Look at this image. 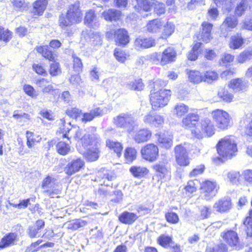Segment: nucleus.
I'll list each match as a JSON object with an SVG mask.
<instances>
[{"mask_svg":"<svg viewBox=\"0 0 252 252\" xmlns=\"http://www.w3.org/2000/svg\"><path fill=\"white\" fill-rule=\"evenodd\" d=\"M18 240V236L15 232H8L0 239V250L12 246L15 244Z\"/></svg>","mask_w":252,"mask_h":252,"instance_id":"412c9836","label":"nucleus"},{"mask_svg":"<svg viewBox=\"0 0 252 252\" xmlns=\"http://www.w3.org/2000/svg\"><path fill=\"white\" fill-rule=\"evenodd\" d=\"M116 125L121 128H126L132 125L134 121L130 114H121L115 119Z\"/></svg>","mask_w":252,"mask_h":252,"instance_id":"a878e982","label":"nucleus"},{"mask_svg":"<svg viewBox=\"0 0 252 252\" xmlns=\"http://www.w3.org/2000/svg\"><path fill=\"white\" fill-rule=\"evenodd\" d=\"M87 221L81 219H76L68 225V228L72 230H76L78 228L85 226Z\"/></svg>","mask_w":252,"mask_h":252,"instance_id":"338daca9","label":"nucleus"},{"mask_svg":"<svg viewBox=\"0 0 252 252\" xmlns=\"http://www.w3.org/2000/svg\"><path fill=\"white\" fill-rule=\"evenodd\" d=\"M51 80L47 78H39L35 80L37 86L41 89L43 93H50L55 91L53 86L50 84Z\"/></svg>","mask_w":252,"mask_h":252,"instance_id":"72a5a7b5","label":"nucleus"},{"mask_svg":"<svg viewBox=\"0 0 252 252\" xmlns=\"http://www.w3.org/2000/svg\"><path fill=\"white\" fill-rule=\"evenodd\" d=\"M60 122V126L58 130L57 131V134L62 135L63 138H65L68 141L70 142L71 137L69 136L68 134L71 129L70 127L71 123H67L64 118L61 119Z\"/></svg>","mask_w":252,"mask_h":252,"instance_id":"cd10ccee","label":"nucleus"},{"mask_svg":"<svg viewBox=\"0 0 252 252\" xmlns=\"http://www.w3.org/2000/svg\"><path fill=\"white\" fill-rule=\"evenodd\" d=\"M136 4L134 6L135 10L138 12L151 11L154 5L155 0H136Z\"/></svg>","mask_w":252,"mask_h":252,"instance_id":"bb28decb","label":"nucleus"},{"mask_svg":"<svg viewBox=\"0 0 252 252\" xmlns=\"http://www.w3.org/2000/svg\"><path fill=\"white\" fill-rule=\"evenodd\" d=\"M239 25V20L237 16L234 15H229L227 16L223 21L221 25L225 29L229 31L236 29Z\"/></svg>","mask_w":252,"mask_h":252,"instance_id":"f704fd0d","label":"nucleus"},{"mask_svg":"<svg viewBox=\"0 0 252 252\" xmlns=\"http://www.w3.org/2000/svg\"><path fill=\"white\" fill-rule=\"evenodd\" d=\"M177 53L176 49L171 46L164 49L161 54L155 52L151 57L152 61L161 66L175 62L176 61Z\"/></svg>","mask_w":252,"mask_h":252,"instance_id":"1a4fd4ad","label":"nucleus"},{"mask_svg":"<svg viewBox=\"0 0 252 252\" xmlns=\"http://www.w3.org/2000/svg\"><path fill=\"white\" fill-rule=\"evenodd\" d=\"M248 6V0H241L234 9V15L237 17H241L247 10Z\"/></svg>","mask_w":252,"mask_h":252,"instance_id":"864d4df0","label":"nucleus"},{"mask_svg":"<svg viewBox=\"0 0 252 252\" xmlns=\"http://www.w3.org/2000/svg\"><path fill=\"white\" fill-rule=\"evenodd\" d=\"M217 96L220 101L224 103H231L234 100V94L225 88L218 91Z\"/></svg>","mask_w":252,"mask_h":252,"instance_id":"79ce46f5","label":"nucleus"},{"mask_svg":"<svg viewBox=\"0 0 252 252\" xmlns=\"http://www.w3.org/2000/svg\"><path fill=\"white\" fill-rule=\"evenodd\" d=\"M106 147L114 154H115L118 158L122 156L124 150V146L122 143L117 141L108 139L105 142Z\"/></svg>","mask_w":252,"mask_h":252,"instance_id":"aec40b11","label":"nucleus"},{"mask_svg":"<svg viewBox=\"0 0 252 252\" xmlns=\"http://www.w3.org/2000/svg\"><path fill=\"white\" fill-rule=\"evenodd\" d=\"M162 26V22L159 18H155L148 21L146 25V30L149 33H155Z\"/></svg>","mask_w":252,"mask_h":252,"instance_id":"a19ab883","label":"nucleus"},{"mask_svg":"<svg viewBox=\"0 0 252 252\" xmlns=\"http://www.w3.org/2000/svg\"><path fill=\"white\" fill-rule=\"evenodd\" d=\"M100 176V181L102 185L106 186H109L111 188H113V186H114L112 182L114 181L117 177L114 170L103 169L101 172Z\"/></svg>","mask_w":252,"mask_h":252,"instance_id":"4be33fe9","label":"nucleus"},{"mask_svg":"<svg viewBox=\"0 0 252 252\" xmlns=\"http://www.w3.org/2000/svg\"><path fill=\"white\" fill-rule=\"evenodd\" d=\"M103 114V109L100 107H96L90 110L89 112L82 113L81 121L85 123L91 122L95 118L101 116Z\"/></svg>","mask_w":252,"mask_h":252,"instance_id":"473e14b6","label":"nucleus"},{"mask_svg":"<svg viewBox=\"0 0 252 252\" xmlns=\"http://www.w3.org/2000/svg\"><path fill=\"white\" fill-rule=\"evenodd\" d=\"M202 45V43L201 42L195 41L194 42L191 50L187 54V58L189 61H195L197 60Z\"/></svg>","mask_w":252,"mask_h":252,"instance_id":"ea45409f","label":"nucleus"},{"mask_svg":"<svg viewBox=\"0 0 252 252\" xmlns=\"http://www.w3.org/2000/svg\"><path fill=\"white\" fill-rule=\"evenodd\" d=\"M55 180L54 178L48 175L44 178L42 182L41 187L45 189L44 192L49 196L53 197V195L58 193V190L55 188V184L53 182Z\"/></svg>","mask_w":252,"mask_h":252,"instance_id":"6ab92c4d","label":"nucleus"},{"mask_svg":"<svg viewBox=\"0 0 252 252\" xmlns=\"http://www.w3.org/2000/svg\"><path fill=\"white\" fill-rule=\"evenodd\" d=\"M234 55L230 53H224L219 60L220 65L227 66L230 65L234 61Z\"/></svg>","mask_w":252,"mask_h":252,"instance_id":"680f3d73","label":"nucleus"},{"mask_svg":"<svg viewBox=\"0 0 252 252\" xmlns=\"http://www.w3.org/2000/svg\"><path fill=\"white\" fill-rule=\"evenodd\" d=\"M252 59V48L246 49L237 55L236 62L238 63L243 64Z\"/></svg>","mask_w":252,"mask_h":252,"instance_id":"49530a36","label":"nucleus"},{"mask_svg":"<svg viewBox=\"0 0 252 252\" xmlns=\"http://www.w3.org/2000/svg\"><path fill=\"white\" fill-rule=\"evenodd\" d=\"M188 78L190 82L198 84L203 81V76L201 72L198 70H190L188 73Z\"/></svg>","mask_w":252,"mask_h":252,"instance_id":"6e6d98bb","label":"nucleus"},{"mask_svg":"<svg viewBox=\"0 0 252 252\" xmlns=\"http://www.w3.org/2000/svg\"><path fill=\"white\" fill-rule=\"evenodd\" d=\"M158 143L164 149H169L173 145L172 138L169 136H166L161 134H157Z\"/></svg>","mask_w":252,"mask_h":252,"instance_id":"de8ad7c7","label":"nucleus"},{"mask_svg":"<svg viewBox=\"0 0 252 252\" xmlns=\"http://www.w3.org/2000/svg\"><path fill=\"white\" fill-rule=\"evenodd\" d=\"M197 182L198 180L197 179L189 180L184 188L183 195L189 198L192 197L197 190Z\"/></svg>","mask_w":252,"mask_h":252,"instance_id":"7c9ffc66","label":"nucleus"},{"mask_svg":"<svg viewBox=\"0 0 252 252\" xmlns=\"http://www.w3.org/2000/svg\"><path fill=\"white\" fill-rule=\"evenodd\" d=\"M26 144L29 149L33 148L42 140L40 134L32 131L27 130L26 132Z\"/></svg>","mask_w":252,"mask_h":252,"instance_id":"c756f323","label":"nucleus"},{"mask_svg":"<svg viewBox=\"0 0 252 252\" xmlns=\"http://www.w3.org/2000/svg\"><path fill=\"white\" fill-rule=\"evenodd\" d=\"M164 217L166 221L169 224H176L180 221L178 214L172 211H169L166 212Z\"/></svg>","mask_w":252,"mask_h":252,"instance_id":"13d9d810","label":"nucleus"},{"mask_svg":"<svg viewBox=\"0 0 252 252\" xmlns=\"http://www.w3.org/2000/svg\"><path fill=\"white\" fill-rule=\"evenodd\" d=\"M96 17V14L93 9L87 10L84 17L80 3L77 1L68 5L65 13H61L59 15L58 25L62 30L66 31L73 25L80 24L83 20L85 25H92Z\"/></svg>","mask_w":252,"mask_h":252,"instance_id":"f257e3e1","label":"nucleus"},{"mask_svg":"<svg viewBox=\"0 0 252 252\" xmlns=\"http://www.w3.org/2000/svg\"><path fill=\"white\" fill-rule=\"evenodd\" d=\"M113 54L117 61L121 63H125L129 56L124 50L118 48L114 49Z\"/></svg>","mask_w":252,"mask_h":252,"instance_id":"052dcab7","label":"nucleus"},{"mask_svg":"<svg viewBox=\"0 0 252 252\" xmlns=\"http://www.w3.org/2000/svg\"><path fill=\"white\" fill-rule=\"evenodd\" d=\"M144 122L146 124H153L155 126H159L163 124L164 119L162 116L148 114L144 117Z\"/></svg>","mask_w":252,"mask_h":252,"instance_id":"37998d69","label":"nucleus"},{"mask_svg":"<svg viewBox=\"0 0 252 252\" xmlns=\"http://www.w3.org/2000/svg\"><path fill=\"white\" fill-rule=\"evenodd\" d=\"M183 126L189 129L191 134L197 138L204 136L211 137L214 133V126L210 119L205 118L200 122V116L196 113L187 115L182 120Z\"/></svg>","mask_w":252,"mask_h":252,"instance_id":"20e7f679","label":"nucleus"},{"mask_svg":"<svg viewBox=\"0 0 252 252\" xmlns=\"http://www.w3.org/2000/svg\"><path fill=\"white\" fill-rule=\"evenodd\" d=\"M245 42V39L243 37L242 33L237 32L231 36L228 45L231 49L236 50L241 48Z\"/></svg>","mask_w":252,"mask_h":252,"instance_id":"c85d7f7f","label":"nucleus"},{"mask_svg":"<svg viewBox=\"0 0 252 252\" xmlns=\"http://www.w3.org/2000/svg\"><path fill=\"white\" fill-rule=\"evenodd\" d=\"M175 25L171 22H167L163 26L160 38L166 39L170 36L174 32Z\"/></svg>","mask_w":252,"mask_h":252,"instance_id":"603ef678","label":"nucleus"},{"mask_svg":"<svg viewBox=\"0 0 252 252\" xmlns=\"http://www.w3.org/2000/svg\"><path fill=\"white\" fill-rule=\"evenodd\" d=\"M220 237L225 243H220L214 247L207 248L206 252H227L228 247L232 250H239L243 247L237 232L233 229H226L220 234Z\"/></svg>","mask_w":252,"mask_h":252,"instance_id":"423d86ee","label":"nucleus"},{"mask_svg":"<svg viewBox=\"0 0 252 252\" xmlns=\"http://www.w3.org/2000/svg\"><path fill=\"white\" fill-rule=\"evenodd\" d=\"M219 187L217 183L211 180H205L200 184V193L203 194L205 199L210 200L217 193Z\"/></svg>","mask_w":252,"mask_h":252,"instance_id":"f8f14e48","label":"nucleus"},{"mask_svg":"<svg viewBox=\"0 0 252 252\" xmlns=\"http://www.w3.org/2000/svg\"><path fill=\"white\" fill-rule=\"evenodd\" d=\"M13 117L19 122H21L22 120H30L31 119L29 114L22 112L21 110H20L14 111Z\"/></svg>","mask_w":252,"mask_h":252,"instance_id":"774afa93","label":"nucleus"},{"mask_svg":"<svg viewBox=\"0 0 252 252\" xmlns=\"http://www.w3.org/2000/svg\"><path fill=\"white\" fill-rule=\"evenodd\" d=\"M140 153L142 158L149 162L157 161L159 157V149L154 143L145 144L141 147Z\"/></svg>","mask_w":252,"mask_h":252,"instance_id":"9b49d317","label":"nucleus"},{"mask_svg":"<svg viewBox=\"0 0 252 252\" xmlns=\"http://www.w3.org/2000/svg\"><path fill=\"white\" fill-rule=\"evenodd\" d=\"M156 44L155 38L152 36H139L134 41V47L138 49L150 48L155 47Z\"/></svg>","mask_w":252,"mask_h":252,"instance_id":"dca6fc26","label":"nucleus"},{"mask_svg":"<svg viewBox=\"0 0 252 252\" xmlns=\"http://www.w3.org/2000/svg\"><path fill=\"white\" fill-rule=\"evenodd\" d=\"M175 160L180 167H186L190 164V158L187 149L182 144L175 146L174 148Z\"/></svg>","mask_w":252,"mask_h":252,"instance_id":"ddd939ff","label":"nucleus"},{"mask_svg":"<svg viewBox=\"0 0 252 252\" xmlns=\"http://www.w3.org/2000/svg\"><path fill=\"white\" fill-rule=\"evenodd\" d=\"M153 168L155 171L158 181H162L166 178L170 177V168L164 164L157 163L153 165Z\"/></svg>","mask_w":252,"mask_h":252,"instance_id":"b1692460","label":"nucleus"},{"mask_svg":"<svg viewBox=\"0 0 252 252\" xmlns=\"http://www.w3.org/2000/svg\"><path fill=\"white\" fill-rule=\"evenodd\" d=\"M71 140L70 142H66L57 139V143L56 144V151L60 155L66 156L70 152Z\"/></svg>","mask_w":252,"mask_h":252,"instance_id":"4c0bfd02","label":"nucleus"},{"mask_svg":"<svg viewBox=\"0 0 252 252\" xmlns=\"http://www.w3.org/2000/svg\"><path fill=\"white\" fill-rule=\"evenodd\" d=\"M228 87L235 92H244L246 91L247 86L243 78H236L229 81Z\"/></svg>","mask_w":252,"mask_h":252,"instance_id":"393cba45","label":"nucleus"},{"mask_svg":"<svg viewBox=\"0 0 252 252\" xmlns=\"http://www.w3.org/2000/svg\"><path fill=\"white\" fill-rule=\"evenodd\" d=\"M168 83V80L160 78L149 81V100L153 110H159L169 103L172 92L171 89L164 88Z\"/></svg>","mask_w":252,"mask_h":252,"instance_id":"7ed1b4c3","label":"nucleus"},{"mask_svg":"<svg viewBox=\"0 0 252 252\" xmlns=\"http://www.w3.org/2000/svg\"><path fill=\"white\" fill-rule=\"evenodd\" d=\"M32 68L34 72L38 75L46 76L48 74L45 66L41 63H33Z\"/></svg>","mask_w":252,"mask_h":252,"instance_id":"e2e57ef3","label":"nucleus"},{"mask_svg":"<svg viewBox=\"0 0 252 252\" xmlns=\"http://www.w3.org/2000/svg\"><path fill=\"white\" fill-rule=\"evenodd\" d=\"M232 207V203L230 198L225 197L217 201L214 204V208L220 213H224L229 211Z\"/></svg>","mask_w":252,"mask_h":252,"instance_id":"a211bd4d","label":"nucleus"},{"mask_svg":"<svg viewBox=\"0 0 252 252\" xmlns=\"http://www.w3.org/2000/svg\"><path fill=\"white\" fill-rule=\"evenodd\" d=\"M102 15L104 19L107 21H116L121 19L122 12L120 10L110 8L104 11L102 13Z\"/></svg>","mask_w":252,"mask_h":252,"instance_id":"e433bc0d","label":"nucleus"},{"mask_svg":"<svg viewBox=\"0 0 252 252\" xmlns=\"http://www.w3.org/2000/svg\"><path fill=\"white\" fill-rule=\"evenodd\" d=\"M13 37V32L7 28L0 26V42L7 43L9 42Z\"/></svg>","mask_w":252,"mask_h":252,"instance_id":"5fc2aeb1","label":"nucleus"},{"mask_svg":"<svg viewBox=\"0 0 252 252\" xmlns=\"http://www.w3.org/2000/svg\"><path fill=\"white\" fill-rule=\"evenodd\" d=\"M79 129L74 134V138L78 142L80 150H84L81 153L87 161L94 162L98 159L100 150L99 145L100 137L96 132V127H93L82 135V129Z\"/></svg>","mask_w":252,"mask_h":252,"instance_id":"f03ea898","label":"nucleus"},{"mask_svg":"<svg viewBox=\"0 0 252 252\" xmlns=\"http://www.w3.org/2000/svg\"><path fill=\"white\" fill-rule=\"evenodd\" d=\"M129 89L134 91H142L144 90L145 85L142 78H134L128 84Z\"/></svg>","mask_w":252,"mask_h":252,"instance_id":"3c124183","label":"nucleus"},{"mask_svg":"<svg viewBox=\"0 0 252 252\" xmlns=\"http://www.w3.org/2000/svg\"><path fill=\"white\" fill-rule=\"evenodd\" d=\"M227 136L219 140L216 145L218 157L212 158V161L216 164L223 163L231 159L236 156L237 152V145L236 142Z\"/></svg>","mask_w":252,"mask_h":252,"instance_id":"39448f33","label":"nucleus"},{"mask_svg":"<svg viewBox=\"0 0 252 252\" xmlns=\"http://www.w3.org/2000/svg\"><path fill=\"white\" fill-rule=\"evenodd\" d=\"M138 219V216L134 213L124 211L118 217V220L123 224L131 225Z\"/></svg>","mask_w":252,"mask_h":252,"instance_id":"2f4dec72","label":"nucleus"},{"mask_svg":"<svg viewBox=\"0 0 252 252\" xmlns=\"http://www.w3.org/2000/svg\"><path fill=\"white\" fill-rule=\"evenodd\" d=\"M201 34L197 33L195 36L197 39H201L205 43H207L212 39V31L213 24L207 22H203L201 23Z\"/></svg>","mask_w":252,"mask_h":252,"instance_id":"f3484780","label":"nucleus"},{"mask_svg":"<svg viewBox=\"0 0 252 252\" xmlns=\"http://www.w3.org/2000/svg\"><path fill=\"white\" fill-rule=\"evenodd\" d=\"M202 76L203 82L208 83H212L218 80L219 78V73L214 69H209L205 71Z\"/></svg>","mask_w":252,"mask_h":252,"instance_id":"8fccbe9b","label":"nucleus"},{"mask_svg":"<svg viewBox=\"0 0 252 252\" xmlns=\"http://www.w3.org/2000/svg\"><path fill=\"white\" fill-rule=\"evenodd\" d=\"M206 169L205 166L203 164H201L193 168L189 173V176L190 177H194L199 175L202 174Z\"/></svg>","mask_w":252,"mask_h":252,"instance_id":"69168bd1","label":"nucleus"},{"mask_svg":"<svg viewBox=\"0 0 252 252\" xmlns=\"http://www.w3.org/2000/svg\"><path fill=\"white\" fill-rule=\"evenodd\" d=\"M105 37L108 40H111L115 37V44L119 46L125 47L130 42L128 32L125 28H119L107 31L105 32Z\"/></svg>","mask_w":252,"mask_h":252,"instance_id":"9d476101","label":"nucleus"},{"mask_svg":"<svg viewBox=\"0 0 252 252\" xmlns=\"http://www.w3.org/2000/svg\"><path fill=\"white\" fill-rule=\"evenodd\" d=\"M72 67L73 70L77 72H82L83 68V64L80 58L73 55L72 56Z\"/></svg>","mask_w":252,"mask_h":252,"instance_id":"0e129e2a","label":"nucleus"},{"mask_svg":"<svg viewBox=\"0 0 252 252\" xmlns=\"http://www.w3.org/2000/svg\"><path fill=\"white\" fill-rule=\"evenodd\" d=\"M153 10L154 13L158 16L164 14L166 11L165 4L158 0H155Z\"/></svg>","mask_w":252,"mask_h":252,"instance_id":"bf43d9fd","label":"nucleus"},{"mask_svg":"<svg viewBox=\"0 0 252 252\" xmlns=\"http://www.w3.org/2000/svg\"><path fill=\"white\" fill-rule=\"evenodd\" d=\"M212 119L211 121L214 126L213 136L216 132V127L220 130L224 131L231 126V118L229 114L222 109H215L210 113Z\"/></svg>","mask_w":252,"mask_h":252,"instance_id":"6e6552de","label":"nucleus"},{"mask_svg":"<svg viewBox=\"0 0 252 252\" xmlns=\"http://www.w3.org/2000/svg\"><path fill=\"white\" fill-rule=\"evenodd\" d=\"M137 156V150L135 147L127 146L124 151V158L126 163H132L136 159Z\"/></svg>","mask_w":252,"mask_h":252,"instance_id":"c9c22d12","label":"nucleus"},{"mask_svg":"<svg viewBox=\"0 0 252 252\" xmlns=\"http://www.w3.org/2000/svg\"><path fill=\"white\" fill-rule=\"evenodd\" d=\"M129 170L132 176L137 178L144 177L149 173L148 168L141 166H132L129 168Z\"/></svg>","mask_w":252,"mask_h":252,"instance_id":"58836bf2","label":"nucleus"},{"mask_svg":"<svg viewBox=\"0 0 252 252\" xmlns=\"http://www.w3.org/2000/svg\"><path fill=\"white\" fill-rule=\"evenodd\" d=\"M85 167V161L82 158L78 157L68 162L64 167V171L67 176H70L84 169Z\"/></svg>","mask_w":252,"mask_h":252,"instance_id":"4468645a","label":"nucleus"},{"mask_svg":"<svg viewBox=\"0 0 252 252\" xmlns=\"http://www.w3.org/2000/svg\"><path fill=\"white\" fill-rule=\"evenodd\" d=\"M65 113L69 118L76 120L82 116V111L76 107H72L66 109Z\"/></svg>","mask_w":252,"mask_h":252,"instance_id":"4d7b16f0","label":"nucleus"},{"mask_svg":"<svg viewBox=\"0 0 252 252\" xmlns=\"http://www.w3.org/2000/svg\"><path fill=\"white\" fill-rule=\"evenodd\" d=\"M189 111V106L184 103H178L174 106L173 112L177 118L185 116Z\"/></svg>","mask_w":252,"mask_h":252,"instance_id":"c03bdc74","label":"nucleus"},{"mask_svg":"<svg viewBox=\"0 0 252 252\" xmlns=\"http://www.w3.org/2000/svg\"><path fill=\"white\" fill-rule=\"evenodd\" d=\"M48 0H35L32 3V14L34 17L42 16L47 8Z\"/></svg>","mask_w":252,"mask_h":252,"instance_id":"5701e85b","label":"nucleus"},{"mask_svg":"<svg viewBox=\"0 0 252 252\" xmlns=\"http://www.w3.org/2000/svg\"><path fill=\"white\" fill-rule=\"evenodd\" d=\"M158 244L163 248H168L174 243L172 236L161 234L157 238Z\"/></svg>","mask_w":252,"mask_h":252,"instance_id":"09e8293b","label":"nucleus"},{"mask_svg":"<svg viewBox=\"0 0 252 252\" xmlns=\"http://www.w3.org/2000/svg\"><path fill=\"white\" fill-rule=\"evenodd\" d=\"M35 50L44 59L49 62H52L49 64L48 68L49 73L51 77H56L61 74L62 69L60 63L56 60L57 56L50 49L48 45L37 46Z\"/></svg>","mask_w":252,"mask_h":252,"instance_id":"0eeeda50","label":"nucleus"},{"mask_svg":"<svg viewBox=\"0 0 252 252\" xmlns=\"http://www.w3.org/2000/svg\"><path fill=\"white\" fill-rule=\"evenodd\" d=\"M153 137L152 131L148 128H141L137 130L132 139L137 144H142L150 141Z\"/></svg>","mask_w":252,"mask_h":252,"instance_id":"2eb2a0df","label":"nucleus"},{"mask_svg":"<svg viewBox=\"0 0 252 252\" xmlns=\"http://www.w3.org/2000/svg\"><path fill=\"white\" fill-rule=\"evenodd\" d=\"M227 178L229 182L232 185H238L242 182L244 179L243 173L242 174L239 171H231L227 174Z\"/></svg>","mask_w":252,"mask_h":252,"instance_id":"a18cd8bd","label":"nucleus"}]
</instances>
